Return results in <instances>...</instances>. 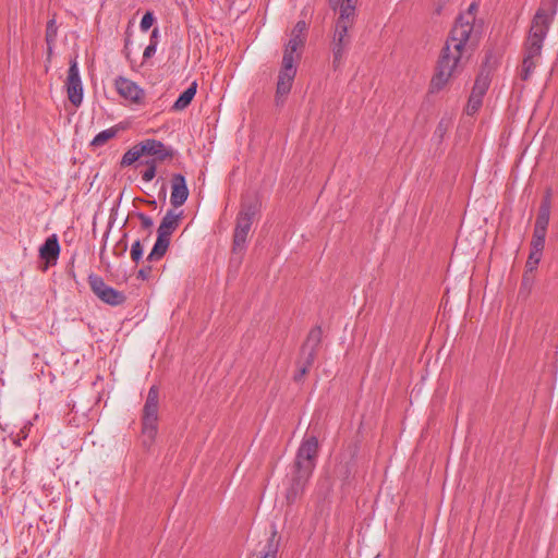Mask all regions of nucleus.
Masks as SVG:
<instances>
[{"label":"nucleus","instance_id":"nucleus-1","mask_svg":"<svg viewBox=\"0 0 558 558\" xmlns=\"http://www.w3.org/2000/svg\"><path fill=\"white\" fill-rule=\"evenodd\" d=\"M478 41L480 37L473 33L472 14L459 15L440 51L435 73L430 81V90L433 93L442 89L451 77L462 71Z\"/></svg>","mask_w":558,"mask_h":558},{"label":"nucleus","instance_id":"nucleus-2","mask_svg":"<svg viewBox=\"0 0 558 558\" xmlns=\"http://www.w3.org/2000/svg\"><path fill=\"white\" fill-rule=\"evenodd\" d=\"M359 0H329V7L337 14L333 24V33L330 43L332 53V66L337 70L347 56L352 37L349 31L353 27L356 19V5Z\"/></svg>","mask_w":558,"mask_h":558},{"label":"nucleus","instance_id":"nucleus-3","mask_svg":"<svg viewBox=\"0 0 558 558\" xmlns=\"http://www.w3.org/2000/svg\"><path fill=\"white\" fill-rule=\"evenodd\" d=\"M318 439L316 435H306L296 452L292 484L287 493V499L292 502L303 490L316 465L318 456Z\"/></svg>","mask_w":558,"mask_h":558},{"label":"nucleus","instance_id":"nucleus-4","mask_svg":"<svg viewBox=\"0 0 558 558\" xmlns=\"http://www.w3.org/2000/svg\"><path fill=\"white\" fill-rule=\"evenodd\" d=\"M558 0H553L548 9L539 8L531 23L524 47L531 48L532 53H542L543 43L557 13Z\"/></svg>","mask_w":558,"mask_h":558},{"label":"nucleus","instance_id":"nucleus-5","mask_svg":"<svg viewBox=\"0 0 558 558\" xmlns=\"http://www.w3.org/2000/svg\"><path fill=\"white\" fill-rule=\"evenodd\" d=\"M258 211V205L255 202L242 203L236 217V223L233 232L232 254L239 256V263L246 251V240L251 231L254 218Z\"/></svg>","mask_w":558,"mask_h":558},{"label":"nucleus","instance_id":"nucleus-6","mask_svg":"<svg viewBox=\"0 0 558 558\" xmlns=\"http://www.w3.org/2000/svg\"><path fill=\"white\" fill-rule=\"evenodd\" d=\"M158 407L159 389L157 386H151L148 390L142 415V438L143 445L147 448L153 445L158 432Z\"/></svg>","mask_w":558,"mask_h":558},{"label":"nucleus","instance_id":"nucleus-7","mask_svg":"<svg viewBox=\"0 0 558 558\" xmlns=\"http://www.w3.org/2000/svg\"><path fill=\"white\" fill-rule=\"evenodd\" d=\"M181 217L182 211L175 213L170 209L166 213L157 229V240L147 256L148 262H156L165 256L170 245V236L178 228Z\"/></svg>","mask_w":558,"mask_h":558},{"label":"nucleus","instance_id":"nucleus-8","mask_svg":"<svg viewBox=\"0 0 558 558\" xmlns=\"http://www.w3.org/2000/svg\"><path fill=\"white\" fill-rule=\"evenodd\" d=\"M87 280L90 290L102 303L110 306H120L125 303L124 292L108 286L100 276L90 274Z\"/></svg>","mask_w":558,"mask_h":558},{"label":"nucleus","instance_id":"nucleus-9","mask_svg":"<svg viewBox=\"0 0 558 558\" xmlns=\"http://www.w3.org/2000/svg\"><path fill=\"white\" fill-rule=\"evenodd\" d=\"M296 75V65L287 61L282 62V66L279 71L276 96L275 100L277 106L282 105L286 97L289 95L292 83Z\"/></svg>","mask_w":558,"mask_h":558},{"label":"nucleus","instance_id":"nucleus-10","mask_svg":"<svg viewBox=\"0 0 558 558\" xmlns=\"http://www.w3.org/2000/svg\"><path fill=\"white\" fill-rule=\"evenodd\" d=\"M68 98L74 106H80L83 100V84L80 70L75 59L70 61L68 77L65 82Z\"/></svg>","mask_w":558,"mask_h":558},{"label":"nucleus","instance_id":"nucleus-11","mask_svg":"<svg viewBox=\"0 0 558 558\" xmlns=\"http://www.w3.org/2000/svg\"><path fill=\"white\" fill-rule=\"evenodd\" d=\"M118 94L134 104L142 102L145 92L133 81L119 76L114 82Z\"/></svg>","mask_w":558,"mask_h":558},{"label":"nucleus","instance_id":"nucleus-12","mask_svg":"<svg viewBox=\"0 0 558 558\" xmlns=\"http://www.w3.org/2000/svg\"><path fill=\"white\" fill-rule=\"evenodd\" d=\"M189 197V189L183 174L174 173L171 177L170 203L173 207L182 206Z\"/></svg>","mask_w":558,"mask_h":558},{"label":"nucleus","instance_id":"nucleus-13","mask_svg":"<svg viewBox=\"0 0 558 558\" xmlns=\"http://www.w3.org/2000/svg\"><path fill=\"white\" fill-rule=\"evenodd\" d=\"M317 351L314 349H307V348H301L300 356L296 361V373L294 374V381L299 383L303 379V377L310 372L311 367L313 366L316 356Z\"/></svg>","mask_w":558,"mask_h":558},{"label":"nucleus","instance_id":"nucleus-14","mask_svg":"<svg viewBox=\"0 0 558 558\" xmlns=\"http://www.w3.org/2000/svg\"><path fill=\"white\" fill-rule=\"evenodd\" d=\"M305 36H296L291 34V38L284 47L282 62H290L296 65V62L301 58V50L305 45Z\"/></svg>","mask_w":558,"mask_h":558},{"label":"nucleus","instance_id":"nucleus-15","mask_svg":"<svg viewBox=\"0 0 558 558\" xmlns=\"http://www.w3.org/2000/svg\"><path fill=\"white\" fill-rule=\"evenodd\" d=\"M60 254V245L56 234L47 238L39 248V256L46 260L47 265H54Z\"/></svg>","mask_w":558,"mask_h":558},{"label":"nucleus","instance_id":"nucleus-16","mask_svg":"<svg viewBox=\"0 0 558 558\" xmlns=\"http://www.w3.org/2000/svg\"><path fill=\"white\" fill-rule=\"evenodd\" d=\"M550 209H551V195H550V192L548 191L544 195V197L541 202L537 217L535 220V225L548 228L549 218H550Z\"/></svg>","mask_w":558,"mask_h":558},{"label":"nucleus","instance_id":"nucleus-17","mask_svg":"<svg viewBox=\"0 0 558 558\" xmlns=\"http://www.w3.org/2000/svg\"><path fill=\"white\" fill-rule=\"evenodd\" d=\"M524 50L525 52L522 61L520 77L523 81H527L536 66L534 58L539 57L541 53H532V49L527 47H524Z\"/></svg>","mask_w":558,"mask_h":558},{"label":"nucleus","instance_id":"nucleus-18","mask_svg":"<svg viewBox=\"0 0 558 558\" xmlns=\"http://www.w3.org/2000/svg\"><path fill=\"white\" fill-rule=\"evenodd\" d=\"M197 83L193 82L174 101L172 110L181 111L185 109L196 95Z\"/></svg>","mask_w":558,"mask_h":558},{"label":"nucleus","instance_id":"nucleus-19","mask_svg":"<svg viewBox=\"0 0 558 558\" xmlns=\"http://www.w3.org/2000/svg\"><path fill=\"white\" fill-rule=\"evenodd\" d=\"M490 84L489 73L483 71L477 75L471 94L484 97Z\"/></svg>","mask_w":558,"mask_h":558},{"label":"nucleus","instance_id":"nucleus-20","mask_svg":"<svg viewBox=\"0 0 558 558\" xmlns=\"http://www.w3.org/2000/svg\"><path fill=\"white\" fill-rule=\"evenodd\" d=\"M322 339H323V330L319 326H315L310 330V332L306 337V340L302 347L307 348V349L318 350V348L322 343Z\"/></svg>","mask_w":558,"mask_h":558},{"label":"nucleus","instance_id":"nucleus-21","mask_svg":"<svg viewBox=\"0 0 558 558\" xmlns=\"http://www.w3.org/2000/svg\"><path fill=\"white\" fill-rule=\"evenodd\" d=\"M118 133V129L110 128L99 132L90 142V145L95 148L104 146L109 140L113 138Z\"/></svg>","mask_w":558,"mask_h":558},{"label":"nucleus","instance_id":"nucleus-22","mask_svg":"<svg viewBox=\"0 0 558 558\" xmlns=\"http://www.w3.org/2000/svg\"><path fill=\"white\" fill-rule=\"evenodd\" d=\"M159 146L157 147L155 156L153 159H156L157 162H162L166 160H171L174 156V149L172 147L166 146L162 142L159 141Z\"/></svg>","mask_w":558,"mask_h":558},{"label":"nucleus","instance_id":"nucleus-23","mask_svg":"<svg viewBox=\"0 0 558 558\" xmlns=\"http://www.w3.org/2000/svg\"><path fill=\"white\" fill-rule=\"evenodd\" d=\"M142 157V153L140 149L138 144L134 145L132 148H130L122 157L121 159V167H128L133 165L135 161H137Z\"/></svg>","mask_w":558,"mask_h":558},{"label":"nucleus","instance_id":"nucleus-24","mask_svg":"<svg viewBox=\"0 0 558 558\" xmlns=\"http://www.w3.org/2000/svg\"><path fill=\"white\" fill-rule=\"evenodd\" d=\"M142 156H155L156 149L159 146V141L155 138H147L138 143Z\"/></svg>","mask_w":558,"mask_h":558},{"label":"nucleus","instance_id":"nucleus-25","mask_svg":"<svg viewBox=\"0 0 558 558\" xmlns=\"http://www.w3.org/2000/svg\"><path fill=\"white\" fill-rule=\"evenodd\" d=\"M57 33H58V26L56 24V20L51 19L47 22V26H46V43H47L49 49H51V45L56 41Z\"/></svg>","mask_w":558,"mask_h":558},{"label":"nucleus","instance_id":"nucleus-26","mask_svg":"<svg viewBox=\"0 0 558 558\" xmlns=\"http://www.w3.org/2000/svg\"><path fill=\"white\" fill-rule=\"evenodd\" d=\"M146 169L142 172V180L145 182H150L156 175V159H148L144 161Z\"/></svg>","mask_w":558,"mask_h":558},{"label":"nucleus","instance_id":"nucleus-27","mask_svg":"<svg viewBox=\"0 0 558 558\" xmlns=\"http://www.w3.org/2000/svg\"><path fill=\"white\" fill-rule=\"evenodd\" d=\"M483 98L480 96H475L473 94L470 95L469 101L465 108L466 114L472 116L482 107Z\"/></svg>","mask_w":558,"mask_h":558},{"label":"nucleus","instance_id":"nucleus-28","mask_svg":"<svg viewBox=\"0 0 558 558\" xmlns=\"http://www.w3.org/2000/svg\"><path fill=\"white\" fill-rule=\"evenodd\" d=\"M541 258H542L541 253L530 252V255H529L526 264H525V268H526L525 274H527L529 271L532 272L533 270H535L537 265L541 262ZM525 279H526V275H524V277H523V280H525Z\"/></svg>","mask_w":558,"mask_h":558},{"label":"nucleus","instance_id":"nucleus-29","mask_svg":"<svg viewBox=\"0 0 558 558\" xmlns=\"http://www.w3.org/2000/svg\"><path fill=\"white\" fill-rule=\"evenodd\" d=\"M135 215L140 219L142 228L147 231V235L145 238L146 240L153 233L154 221L149 216L145 215L144 213H136Z\"/></svg>","mask_w":558,"mask_h":558},{"label":"nucleus","instance_id":"nucleus-30","mask_svg":"<svg viewBox=\"0 0 558 558\" xmlns=\"http://www.w3.org/2000/svg\"><path fill=\"white\" fill-rule=\"evenodd\" d=\"M143 245L141 240H136L131 246V258L133 262L138 263L143 257Z\"/></svg>","mask_w":558,"mask_h":558},{"label":"nucleus","instance_id":"nucleus-31","mask_svg":"<svg viewBox=\"0 0 558 558\" xmlns=\"http://www.w3.org/2000/svg\"><path fill=\"white\" fill-rule=\"evenodd\" d=\"M154 22H155V16H154L153 12L147 11L141 20V24H140L141 31L147 32L153 26Z\"/></svg>","mask_w":558,"mask_h":558},{"label":"nucleus","instance_id":"nucleus-32","mask_svg":"<svg viewBox=\"0 0 558 558\" xmlns=\"http://www.w3.org/2000/svg\"><path fill=\"white\" fill-rule=\"evenodd\" d=\"M544 246H545V239H538V238L532 236L531 252L543 254Z\"/></svg>","mask_w":558,"mask_h":558},{"label":"nucleus","instance_id":"nucleus-33","mask_svg":"<svg viewBox=\"0 0 558 558\" xmlns=\"http://www.w3.org/2000/svg\"><path fill=\"white\" fill-rule=\"evenodd\" d=\"M306 31H307V24H306V22H305V21H299V22L294 25V27H293V29H292L291 34H292V35H296V36H305V37H306Z\"/></svg>","mask_w":558,"mask_h":558},{"label":"nucleus","instance_id":"nucleus-34","mask_svg":"<svg viewBox=\"0 0 558 558\" xmlns=\"http://www.w3.org/2000/svg\"><path fill=\"white\" fill-rule=\"evenodd\" d=\"M277 554V546L272 543V541H269L266 546V551L260 558H275Z\"/></svg>","mask_w":558,"mask_h":558},{"label":"nucleus","instance_id":"nucleus-35","mask_svg":"<svg viewBox=\"0 0 558 558\" xmlns=\"http://www.w3.org/2000/svg\"><path fill=\"white\" fill-rule=\"evenodd\" d=\"M547 228L534 225L533 238L546 239Z\"/></svg>","mask_w":558,"mask_h":558},{"label":"nucleus","instance_id":"nucleus-36","mask_svg":"<svg viewBox=\"0 0 558 558\" xmlns=\"http://www.w3.org/2000/svg\"><path fill=\"white\" fill-rule=\"evenodd\" d=\"M156 50H157V46H155L154 44H149L144 50L143 59L147 60V59L151 58L156 53Z\"/></svg>","mask_w":558,"mask_h":558},{"label":"nucleus","instance_id":"nucleus-37","mask_svg":"<svg viewBox=\"0 0 558 558\" xmlns=\"http://www.w3.org/2000/svg\"><path fill=\"white\" fill-rule=\"evenodd\" d=\"M150 272H151L150 266L143 267L138 270L137 278H140L142 280H147L150 276Z\"/></svg>","mask_w":558,"mask_h":558},{"label":"nucleus","instance_id":"nucleus-38","mask_svg":"<svg viewBox=\"0 0 558 558\" xmlns=\"http://www.w3.org/2000/svg\"><path fill=\"white\" fill-rule=\"evenodd\" d=\"M446 131H447V125L441 120L435 130V134L441 138L444 136V134L446 133Z\"/></svg>","mask_w":558,"mask_h":558},{"label":"nucleus","instance_id":"nucleus-39","mask_svg":"<svg viewBox=\"0 0 558 558\" xmlns=\"http://www.w3.org/2000/svg\"><path fill=\"white\" fill-rule=\"evenodd\" d=\"M158 36H159V29L154 28L150 34L149 44H154L155 46H157L158 45Z\"/></svg>","mask_w":558,"mask_h":558},{"label":"nucleus","instance_id":"nucleus-40","mask_svg":"<svg viewBox=\"0 0 558 558\" xmlns=\"http://www.w3.org/2000/svg\"><path fill=\"white\" fill-rule=\"evenodd\" d=\"M474 10H476V4H475V3H472V4L470 5V8H469L468 12L463 13L462 15H466V14L471 13V14H472V16H473V23H474V22H475V14H474V12H473ZM473 33H474V34H476V35L480 37L478 33L475 31V28H474V27H473Z\"/></svg>","mask_w":558,"mask_h":558},{"label":"nucleus","instance_id":"nucleus-41","mask_svg":"<svg viewBox=\"0 0 558 558\" xmlns=\"http://www.w3.org/2000/svg\"><path fill=\"white\" fill-rule=\"evenodd\" d=\"M440 10H441V7H438L436 10L438 14L440 13Z\"/></svg>","mask_w":558,"mask_h":558}]
</instances>
